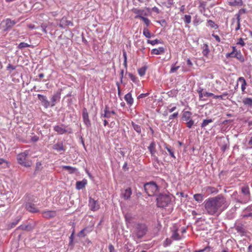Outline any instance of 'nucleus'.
Returning a JSON list of instances; mask_svg holds the SVG:
<instances>
[{
	"instance_id": "1",
	"label": "nucleus",
	"mask_w": 252,
	"mask_h": 252,
	"mask_svg": "<svg viewBox=\"0 0 252 252\" xmlns=\"http://www.w3.org/2000/svg\"><path fill=\"white\" fill-rule=\"evenodd\" d=\"M204 204L205 210L209 215H219L228 207L226 198L222 194L210 197Z\"/></svg>"
},
{
	"instance_id": "2",
	"label": "nucleus",
	"mask_w": 252,
	"mask_h": 252,
	"mask_svg": "<svg viewBox=\"0 0 252 252\" xmlns=\"http://www.w3.org/2000/svg\"><path fill=\"white\" fill-rule=\"evenodd\" d=\"M148 231V228L145 223H136L133 226L130 236L137 244L141 242V239L146 235Z\"/></svg>"
},
{
	"instance_id": "3",
	"label": "nucleus",
	"mask_w": 252,
	"mask_h": 252,
	"mask_svg": "<svg viewBox=\"0 0 252 252\" xmlns=\"http://www.w3.org/2000/svg\"><path fill=\"white\" fill-rule=\"evenodd\" d=\"M29 156V152L25 151L24 152L19 154L17 156V160L18 163L26 167H29L32 165V162L27 159V157Z\"/></svg>"
},
{
	"instance_id": "4",
	"label": "nucleus",
	"mask_w": 252,
	"mask_h": 252,
	"mask_svg": "<svg viewBox=\"0 0 252 252\" xmlns=\"http://www.w3.org/2000/svg\"><path fill=\"white\" fill-rule=\"evenodd\" d=\"M156 200L158 207L164 208L170 203L171 198L170 195L160 194L157 197Z\"/></svg>"
},
{
	"instance_id": "5",
	"label": "nucleus",
	"mask_w": 252,
	"mask_h": 252,
	"mask_svg": "<svg viewBox=\"0 0 252 252\" xmlns=\"http://www.w3.org/2000/svg\"><path fill=\"white\" fill-rule=\"evenodd\" d=\"M144 187L145 192L150 196L155 195L158 190V185L154 182L146 183Z\"/></svg>"
},
{
	"instance_id": "6",
	"label": "nucleus",
	"mask_w": 252,
	"mask_h": 252,
	"mask_svg": "<svg viewBox=\"0 0 252 252\" xmlns=\"http://www.w3.org/2000/svg\"><path fill=\"white\" fill-rule=\"evenodd\" d=\"M241 191L244 195L243 198L237 199V201L241 203H246L250 200V192L249 188L248 186H244L241 187Z\"/></svg>"
},
{
	"instance_id": "7",
	"label": "nucleus",
	"mask_w": 252,
	"mask_h": 252,
	"mask_svg": "<svg viewBox=\"0 0 252 252\" xmlns=\"http://www.w3.org/2000/svg\"><path fill=\"white\" fill-rule=\"evenodd\" d=\"M233 50L231 52L226 55V58H235L240 62L243 63L245 61L244 56L240 50H237L235 47H232Z\"/></svg>"
},
{
	"instance_id": "8",
	"label": "nucleus",
	"mask_w": 252,
	"mask_h": 252,
	"mask_svg": "<svg viewBox=\"0 0 252 252\" xmlns=\"http://www.w3.org/2000/svg\"><path fill=\"white\" fill-rule=\"evenodd\" d=\"M54 130L59 134L72 133V130L71 128H68L67 126H65L63 124L54 126Z\"/></svg>"
},
{
	"instance_id": "9",
	"label": "nucleus",
	"mask_w": 252,
	"mask_h": 252,
	"mask_svg": "<svg viewBox=\"0 0 252 252\" xmlns=\"http://www.w3.org/2000/svg\"><path fill=\"white\" fill-rule=\"evenodd\" d=\"M116 114V113L114 110H111L108 105H106L104 109V113L101 114L100 117L108 119L111 118L112 115Z\"/></svg>"
},
{
	"instance_id": "10",
	"label": "nucleus",
	"mask_w": 252,
	"mask_h": 252,
	"mask_svg": "<svg viewBox=\"0 0 252 252\" xmlns=\"http://www.w3.org/2000/svg\"><path fill=\"white\" fill-rule=\"evenodd\" d=\"M89 206L90 209L93 211H96L100 208L98 201L97 200H95L91 197L89 198Z\"/></svg>"
},
{
	"instance_id": "11",
	"label": "nucleus",
	"mask_w": 252,
	"mask_h": 252,
	"mask_svg": "<svg viewBox=\"0 0 252 252\" xmlns=\"http://www.w3.org/2000/svg\"><path fill=\"white\" fill-rule=\"evenodd\" d=\"M148 149L150 152V154L154 158V160L158 161V158L156 156V153H157V150H156V143L154 141L152 142L150 145L148 147Z\"/></svg>"
},
{
	"instance_id": "12",
	"label": "nucleus",
	"mask_w": 252,
	"mask_h": 252,
	"mask_svg": "<svg viewBox=\"0 0 252 252\" xmlns=\"http://www.w3.org/2000/svg\"><path fill=\"white\" fill-rule=\"evenodd\" d=\"M82 118L83 122L87 127H89L91 126V121L89 119V114L87 111V109L86 108H84L82 111Z\"/></svg>"
},
{
	"instance_id": "13",
	"label": "nucleus",
	"mask_w": 252,
	"mask_h": 252,
	"mask_svg": "<svg viewBox=\"0 0 252 252\" xmlns=\"http://www.w3.org/2000/svg\"><path fill=\"white\" fill-rule=\"evenodd\" d=\"M53 150L59 152L61 151L64 152L66 147L65 145H64L63 141H58L56 143L54 144L52 147Z\"/></svg>"
},
{
	"instance_id": "14",
	"label": "nucleus",
	"mask_w": 252,
	"mask_h": 252,
	"mask_svg": "<svg viewBox=\"0 0 252 252\" xmlns=\"http://www.w3.org/2000/svg\"><path fill=\"white\" fill-rule=\"evenodd\" d=\"M25 209L30 213H36L39 212V209L36 207L35 205L32 202H27L25 204Z\"/></svg>"
},
{
	"instance_id": "15",
	"label": "nucleus",
	"mask_w": 252,
	"mask_h": 252,
	"mask_svg": "<svg viewBox=\"0 0 252 252\" xmlns=\"http://www.w3.org/2000/svg\"><path fill=\"white\" fill-rule=\"evenodd\" d=\"M41 214L43 217L47 219L53 218L57 215V212L54 210H44L41 212Z\"/></svg>"
},
{
	"instance_id": "16",
	"label": "nucleus",
	"mask_w": 252,
	"mask_h": 252,
	"mask_svg": "<svg viewBox=\"0 0 252 252\" xmlns=\"http://www.w3.org/2000/svg\"><path fill=\"white\" fill-rule=\"evenodd\" d=\"M37 97L40 101L42 105L45 108H47L50 106V103L47 99V97L45 95H43L40 94H37Z\"/></svg>"
},
{
	"instance_id": "17",
	"label": "nucleus",
	"mask_w": 252,
	"mask_h": 252,
	"mask_svg": "<svg viewBox=\"0 0 252 252\" xmlns=\"http://www.w3.org/2000/svg\"><path fill=\"white\" fill-rule=\"evenodd\" d=\"M19 21V20L15 21V20H11L9 18H7L5 20V31H7V30H9L12 29V27Z\"/></svg>"
},
{
	"instance_id": "18",
	"label": "nucleus",
	"mask_w": 252,
	"mask_h": 252,
	"mask_svg": "<svg viewBox=\"0 0 252 252\" xmlns=\"http://www.w3.org/2000/svg\"><path fill=\"white\" fill-rule=\"evenodd\" d=\"M61 98V93L57 92L54 94L51 98V102L50 106L53 107L55 105L57 102H59Z\"/></svg>"
},
{
	"instance_id": "19",
	"label": "nucleus",
	"mask_w": 252,
	"mask_h": 252,
	"mask_svg": "<svg viewBox=\"0 0 252 252\" xmlns=\"http://www.w3.org/2000/svg\"><path fill=\"white\" fill-rule=\"evenodd\" d=\"M132 12L136 14L135 16V19L140 18L141 19L143 17V15H146V13L144 9H140L138 8H133L132 10Z\"/></svg>"
},
{
	"instance_id": "20",
	"label": "nucleus",
	"mask_w": 252,
	"mask_h": 252,
	"mask_svg": "<svg viewBox=\"0 0 252 252\" xmlns=\"http://www.w3.org/2000/svg\"><path fill=\"white\" fill-rule=\"evenodd\" d=\"M228 5L231 6H242L243 2L242 0H227Z\"/></svg>"
},
{
	"instance_id": "21",
	"label": "nucleus",
	"mask_w": 252,
	"mask_h": 252,
	"mask_svg": "<svg viewBox=\"0 0 252 252\" xmlns=\"http://www.w3.org/2000/svg\"><path fill=\"white\" fill-rule=\"evenodd\" d=\"M165 149L168 151L169 153V155L171 158H173L174 159H176V157L174 154L175 150L174 148L172 147L169 145H168L167 144H164V145Z\"/></svg>"
},
{
	"instance_id": "22",
	"label": "nucleus",
	"mask_w": 252,
	"mask_h": 252,
	"mask_svg": "<svg viewBox=\"0 0 252 252\" xmlns=\"http://www.w3.org/2000/svg\"><path fill=\"white\" fill-rule=\"evenodd\" d=\"M87 184V180L84 179L81 181H77L76 183V188L77 189L80 190L84 188Z\"/></svg>"
},
{
	"instance_id": "23",
	"label": "nucleus",
	"mask_w": 252,
	"mask_h": 252,
	"mask_svg": "<svg viewBox=\"0 0 252 252\" xmlns=\"http://www.w3.org/2000/svg\"><path fill=\"white\" fill-rule=\"evenodd\" d=\"M244 105L248 108H252V98L245 97L242 100Z\"/></svg>"
},
{
	"instance_id": "24",
	"label": "nucleus",
	"mask_w": 252,
	"mask_h": 252,
	"mask_svg": "<svg viewBox=\"0 0 252 252\" xmlns=\"http://www.w3.org/2000/svg\"><path fill=\"white\" fill-rule=\"evenodd\" d=\"M192 115V113L190 111H183L182 119L184 121L187 122L189 121V120H191V117Z\"/></svg>"
},
{
	"instance_id": "25",
	"label": "nucleus",
	"mask_w": 252,
	"mask_h": 252,
	"mask_svg": "<svg viewBox=\"0 0 252 252\" xmlns=\"http://www.w3.org/2000/svg\"><path fill=\"white\" fill-rule=\"evenodd\" d=\"M69 25H73V23L69 21L66 20V19L62 18V20L60 21V23L59 24V26L61 28H64L65 26H69Z\"/></svg>"
},
{
	"instance_id": "26",
	"label": "nucleus",
	"mask_w": 252,
	"mask_h": 252,
	"mask_svg": "<svg viewBox=\"0 0 252 252\" xmlns=\"http://www.w3.org/2000/svg\"><path fill=\"white\" fill-rule=\"evenodd\" d=\"M34 226L35 225H32L31 224H28L27 225L22 224L18 227V229L22 230L31 231L34 228Z\"/></svg>"
},
{
	"instance_id": "27",
	"label": "nucleus",
	"mask_w": 252,
	"mask_h": 252,
	"mask_svg": "<svg viewBox=\"0 0 252 252\" xmlns=\"http://www.w3.org/2000/svg\"><path fill=\"white\" fill-rule=\"evenodd\" d=\"M127 104L129 106H131L133 103V99L130 93L126 94L124 97Z\"/></svg>"
},
{
	"instance_id": "28",
	"label": "nucleus",
	"mask_w": 252,
	"mask_h": 252,
	"mask_svg": "<svg viewBox=\"0 0 252 252\" xmlns=\"http://www.w3.org/2000/svg\"><path fill=\"white\" fill-rule=\"evenodd\" d=\"M165 52V48L160 47L158 48H155L152 50L151 53L155 55H161Z\"/></svg>"
},
{
	"instance_id": "29",
	"label": "nucleus",
	"mask_w": 252,
	"mask_h": 252,
	"mask_svg": "<svg viewBox=\"0 0 252 252\" xmlns=\"http://www.w3.org/2000/svg\"><path fill=\"white\" fill-rule=\"evenodd\" d=\"M132 194L131 189L130 188L126 189L123 193V197L125 199H129Z\"/></svg>"
},
{
	"instance_id": "30",
	"label": "nucleus",
	"mask_w": 252,
	"mask_h": 252,
	"mask_svg": "<svg viewBox=\"0 0 252 252\" xmlns=\"http://www.w3.org/2000/svg\"><path fill=\"white\" fill-rule=\"evenodd\" d=\"M205 189L207 192L210 194L217 193L219 192V190L217 188L211 186L206 187Z\"/></svg>"
},
{
	"instance_id": "31",
	"label": "nucleus",
	"mask_w": 252,
	"mask_h": 252,
	"mask_svg": "<svg viewBox=\"0 0 252 252\" xmlns=\"http://www.w3.org/2000/svg\"><path fill=\"white\" fill-rule=\"evenodd\" d=\"M235 22L236 23V26L235 27V30L236 31H237L240 29V20H238V19L235 18H232L231 26H233Z\"/></svg>"
},
{
	"instance_id": "32",
	"label": "nucleus",
	"mask_w": 252,
	"mask_h": 252,
	"mask_svg": "<svg viewBox=\"0 0 252 252\" xmlns=\"http://www.w3.org/2000/svg\"><path fill=\"white\" fill-rule=\"evenodd\" d=\"M238 81H239L242 83V84H241L242 91L243 92H245V90L246 89V86L247 85V83H246L245 79H244V77H240L238 78Z\"/></svg>"
},
{
	"instance_id": "33",
	"label": "nucleus",
	"mask_w": 252,
	"mask_h": 252,
	"mask_svg": "<svg viewBox=\"0 0 252 252\" xmlns=\"http://www.w3.org/2000/svg\"><path fill=\"white\" fill-rule=\"evenodd\" d=\"M21 217H18L16 218V219L12 222L9 223L8 224V227L9 228H12L15 227L19 222V221L21 220Z\"/></svg>"
},
{
	"instance_id": "34",
	"label": "nucleus",
	"mask_w": 252,
	"mask_h": 252,
	"mask_svg": "<svg viewBox=\"0 0 252 252\" xmlns=\"http://www.w3.org/2000/svg\"><path fill=\"white\" fill-rule=\"evenodd\" d=\"M63 168L67 170L70 174L74 173L77 171V169L76 168L67 165L63 166Z\"/></svg>"
},
{
	"instance_id": "35",
	"label": "nucleus",
	"mask_w": 252,
	"mask_h": 252,
	"mask_svg": "<svg viewBox=\"0 0 252 252\" xmlns=\"http://www.w3.org/2000/svg\"><path fill=\"white\" fill-rule=\"evenodd\" d=\"M193 198L198 202H201L204 198V195L201 193H196L193 195Z\"/></svg>"
},
{
	"instance_id": "36",
	"label": "nucleus",
	"mask_w": 252,
	"mask_h": 252,
	"mask_svg": "<svg viewBox=\"0 0 252 252\" xmlns=\"http://www.w3.org/2000/svg\"><path fill=\"white\" fill-rule=\"evenodd\" d=\"M207 26L210 27L214 29H217L219 28V26L215 24V22L212 20H207Z\"/></svg>"
},
{
	"instance_id": "37",
	"label": "nucleus",
	"mask_w": 252,
	"mask_h": 252,
	"mask_svg": "<svg viewBox=\"0 0 252 252\" xmlns=\"http://www.w3.org/2000/svg\"><path fill=\"white\" fill-rule=\"evenodd\" d=\"M247 12V10L245 8L240 9L238 12L235 14V18L238 19V20H241V15L243 14H245Z\"/></svg>"
},
{
	"instance_id": "38",
	"label": "nucleus",
	"mask_w": 252,
	"mask_h": 252,
	"mask_svg": "<svg viewBox=\"0 0 252 252\" xmlns=\"http://www.w3.org/2000/svg\"><path fill=\"white\" fill-rule=\"evenodd\" d=\"M131 125L133 128V129L139 134L141 132V126L139 125H137L134 123L133 122H131Z\"/></svg>"
},
{
	"instance_id": "39",
	"label": "nucleus",
	"mask_w": 252,
	"mask_h": 252,
	"mask_svg": "<svg viewBox=\"0 0 252 252\" xmlns=\"http://www.w3.org/2000/svg\"><path fill=\"white\" fill-rule=\"evenodd\" d=\"M202 54L204 56H207L209 52V47L207 44H203L202 47Z\"/></svg>"
},
{
	"instance_id": "40",
	"label": "nucleus",
	"mask_w": 252,
	"mask_h": 252,
	"mask_svg": "<svg viewBox=\"0 0 252 252\" xmlns=\"http://www.w3.org/2000/svg\"><path fill=\"white\" fill-rule=\"evenodd\" d=\"M147 69L146 66H144L138 69V72L140 76H143L145 74L146 71Z\"/></svg>"
},
{
	"instance_id": "41",
	"label": "nucleus",
	"mask_w": 252,
	"mask_h": 252,
	"mask_svg": "<svg viewBox=\"0 0 252 252\" xmlns=\"http://www.w3.org/2000/svg\"><path fill=\"white\" fill-rule=\"evenodd\" d=\"M213 122V120L211 119H205L203 120L202 123L201 124V127L204 128L207 125H209V124Z\"/></svg>"
},
{
	"instance_id": "42",
	"label": "nucleus",
	"mask_w": 252,
	"mask_h": 252,
	"mask_svg": "<svg viewBox=\"0 0 252 252\" xmlns=\"http://www.w3.org/2000/svg\"><path fill=\"white\" fill-rule=\"evenodd\" d=\"M171 237L175 240H179L180 239V237L177 232V230H175L173 232Z\"/></svg>"
},
{
	"instance_id": "43",
	"label": "nucleus",
	"mask_w": 252,
	"mask_h": 252,
	"mask_svg": "<svg viewBox=\"0 0 252 252\" xmlns=\"http://www.w3.org/2000/svg\"><path fill=\"white\" fill-rule=\"evenodd\" d=\"M202 22V21L198 17L197 15H195V16L194 17V20L193 21V25L195 26H197L198 25H199L201 22Z\"/></svg>"
},
{
	"instance_id": "44",
	"label": "nucleus",
	"mask_w": 252,
	"mask_h": 252,
	"mask_svg": "<svg viewBox=\"0 0 252 252\" xmlns=\"http://www.w3.org/2000/svg\"><path fill=\"white\" fill-rule=\"evenodd\" d=\"M143 33L147 38H149L152 36L151 33L147 28H144Z\"/></svg>"
},
{
	"instance_id": "45",
	"label": "nucleus",
	"mask_w": 252,
	"mask_h": 252,
	"mask_svg": "<svg viewBox=\"0 0 252 252\" xmlns=\"http://www.w3.org/2000/svg\"><path fill=\"white\" fill-rule=\"evenodd\" d=\"M147 43L149 44H151L152 45H155L157 44L162 43L161 41L160 40L158 39L155 40H148Z\"/></svg>"
},
{
	"instance_id": "46",
	"label": "nucleus",
	"mask_w": 252,
	"mask_h": 252,
	"mask_svg": "<svg viewBox=\"0 0 252 252\" xmlns=\"http://www.w3.org/2000/svg\"><path fill=\"white\" fill-rule=\"evenodd\" d=\"M172 240L171 239L166 238L163 243V246L164 247H167L170 246L172 244Z\"/></svg>"
},
{
	"instance_id": "47",
	"label": "nucleus",
	"mask_w": 252,
	"mask_h": 252,
	"mask_svg": "<svg viewBox=\"0 0 252 252\" xmlns=\"http://www.w3.org/2000/svg\"><path fill=\"white\" fill-rule=\"evenodd\" d=\"M31 45L25 43V42H21L18 46V48L20 49H22L24 48L30 47Z\"/></svg>"
},
{
	"instance_id": "48",
	"label": "nucleus",
	"mask_w": 252,
	"mask_h": 252,
	"mask_svg": "<svg viewBox=\"0 0 252 252\" xmlns=\"http://www.w3.org/2000/svg\"><path fill=\"white\" fill-rule=\"evenodd\" d=\"M197 92L199 94V99L204 100L205 99H202V97L204 96V94L205 93V92H203V89L202 88H199L197 90Z\"/></svg>"
},
{
	"instance_id": "49",
	"label": "nucleus",
	"mask_w": 252,
	"mask_h": 252,
	"mask_svg": "<svg viewBox=\"0 0 252 252\" xmlns=\"http://www.w3.org/2000/svg\"><path fill=\"white\" fill-rule=\"evenodd\" d=\"M191 17L189 15H185L184 18V21L186 24H189L191 22Z\"/></svg>"
},
{
	"instance_id": "50",
	"label": "nucleus",
	"mask_w": 252,
	"mask_h": 252,
	"mask_svg": "<svg viewBox=\"0 0 252 252\" xmlns=\"http://www.w3.org/2000/svg\"><path fill=\"white\" fill-rule=\"evenodd\" d=\"M227 95H228V93L226 92V93H223L221 95H214V98H220V99L223 100V99H225L224 97L227 96Z\"/></svg>"
},
{
	"instance_id": "51",
	"label": "nucleus",
	"mask_w": 252,
	"mask_h": 252,
	"mask_svg": "<svg viewBox=\"0 0 252 252\" xmlns=\"http://www.w3.org/2000/svg\"><path fill=\"white\" fill-rule=\"evenodd\" d=\"M194 124V122L192 119L186 122L187 126L189 128H191L192 126H193Z\"/></svg>"
},
{
	"instance_id": "52",
	"label": "nucleus",
	"mask_w": 252,
	"mask_h": 252,
	"mask_svg": "<svg viewBox=\"0 0 252 252\" xmlns=\"http://www.w3.org/2000/svg\"><path fill=\"white\" fill-rule=\"evenodd\" d=\"M180 68L179 66H175L174 64H173L171 67L170 73H174L177 71V70Z\"/></svg>"
},
{
	"instance_id": "53",
	"label": "nucleus",
	"mask_w": 252,
	"mask_h": 252,
	"mask_svg": "<svg viewBox=\"0 0 252 252\" xmlns=\"http://www.w3.org/2000/svg\"><path fill=\"white\" fill-rule=\"evenodd\" d=\"M236 230L240 233H244L245 232V229L241 226H237L236 227Z\"/></svg>"
},
{
	"instance_id": "54",
	"label": "nucleus",
	"mask_w": 252,
	"mask_h": 252,
	"mask_svg": "<svg viewBox=\"0 0 252 252\" xmlns=\"http://www.w3.org/2000/svg\"><path fill=\"white\" fill-rule=\"evenodd\" d=\"M141 19L143 20V21L144 22V23L146 25L147 27L149 26L150 24V21L148 18L143 17H142Z\"/></svg>"
},
{
	"instance_id": "55",
	"label": "nucleus",
	"mask_w": 252,
	"mask_h": 252,
	"mask_svg": "<svg viewBox=\"0 0 252 252\" xmlns=\"http://www.w3.org/2000/svg\"><path fill=\"white\" fill-rule=\"evenodd\" d=\"M210 247H207L205 248L204 249L195 251L194 252H210Z\"/></svg>"
},
{
	"instance_id": "56",
	"label": "nucleus",
	"mask_w": 252,
	"mask_h": 252,
	"mask_svg": "<svg viewBox=\"0 0 252 252\" xmlns=\"http://www.w3.org/2000/svg\"><path fill=\"white\" fill-rule=\"evenodd\" d=\"M178 116V112H175L169 116V119L171 120L177 118Z\"/></svg>"
},
{
	"instance_id": "57",
	"label": "nucleus",
	"mask_w": 252,
	"mask_h": 252,
	"mask_svg": "<svg viewBox=\"0 0 252 252\" xmlns=\"http://www.w3.org/2000/svg\"><path fill=\"white\" fill-rule=\"evenodd\" d=\"M129 77L130 78V79L133 82H136V77H135V75H134L133 74H132V73H129Z\"/></svg>"
},
{
	"instance_id": "58",
	"label": "nucleus",
	"mask_w": 252,
	"mask_h": 252,
	"mask_svg": "<svg viewBox=\"0 0 252 252\" xmlns=\"http://www.w3.org/2000/svg\"><path fill=\"white\" fill-rule=\"evenodd\" d=\"M237 44L241 45L242 46H243L245 45V43L242 38H240L238 40V41L237 43Z\"/></svg>"
},
{
	"instance_id": "59",
	"label": "nucleus",
	"mask_w": 252,
	"mask_h": 252,
	"mask_svg": "<svg viewBox=\"0 0 252 252\" xmlns=\"http://www.w3.org/2000/svg\"><path fill=\"white\" fill-rule=\"evenodd\" d=\"M149 94V93L141 94L138 96L137 99H140L142 98L145 97L147 96Z\"/></svg>"
},
{
	"instance_id": "60",
	"label": "nucleus",
	"mask_w": 252,
	"mask_h": 252,
	"mask_svg": "<svg viewBox=\"0 0 252 252\" xmlns=\"http://www.w3.org/2000/svg\"><path fill=\"white\" fill-rule=\"evenodd\" d=\"M108 249L109 252H116L114 247L113 246L112 244H109L108 246Z\"/></svg>"
},
{
	"instance_id": "61",
	"label": "nucleus",
	"mask_w": 252,
	"mask_h": 252,
	"mask_svg": "<svg viewBox=\"0 0 252 252\" xmlns=\"http://www.w3.org/2000/svg\"><path fill=\"white\" fill-rule=\"evenodd\" d=\"M176 109V106L171 107V105L168 106V110L169 113H172Z\"/></svg>"
},
{
	"instance_id": "62",
	"label": "nucleus",
	"mask_w": 252,
	"mask_h": 252,
	"mask_svg": "<svg viewBox=\"0 0 252 252\" xmlns=\"http://www.w3.org/2000/svg\"><path fill=\"white\" fill-rule=\"evenodd\" d=\"M214 95H215L214 94L211 93L207 92H205L204 94V96H207V97L213 96L214 97Z\"/></svg>"
},
{
	"instance_id": "63",
	"label": "nucleus",
	"mask_w": 252,
	"mask_h": 252,
	"mask_svg": "<svg viewBox=\"0 0 252 252\" xmlns=\"http://www.w3.org/2000/svg\"><path fill=\"white\" fill-rule=\"evenodd\" d=\"M158 22L159 23L162 27H165L166 25V22L164 19L159 21Z\"/></svg>"
},
{
	"instance_id": "64",
	"label": "nucleus",
	"mask_w": 252,
	"mask_h": 252,
	"mask_svg": "<svg viewBox=\"0 0 252 252\" xmlns=\"http://www.w3.org/2000/svg\"><path fill=\"white\" fill-rule=\"evenodd\" d=\"M38 140H39V137L36 135H34V136L32 137V138H31L32 141L34 142H37Z\"/></svg>"
}]
</instances>
